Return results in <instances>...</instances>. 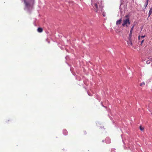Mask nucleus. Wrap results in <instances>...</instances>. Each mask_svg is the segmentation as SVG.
I'll list each match as a JSON object with an SVG mask.
<instances>
[{"label": "nucleus", "instance_id": "17", "mask_svg": "<svg viewBox=\"0 0 152 152\" xmlns=\"http://www.w3.org/2000/svg\"><path fill=\"white\" fill-rule=\"evenodd\" d=\"M88 94L90 96H91V95H90L88 93Z\"/></svg>", "mask_w": 152, "mask_h": 152}, {"label": "nucleus", "instance_id": "9", "mask_svg": "<svg viewBox=\"0 0 152 152\" xmlns=\"http://www.w3.org/2000/svg\"><path fill=\"white\" fill-rule=\"evenodd\" d=\"M37 31L39 32H41L42 31V28H39L37 29Z\"/></svg>", "mask_w": 152, "mask_h": 152}, {"label": "nucleus", "instance_id": "10", "mask_svg": "<svg viewBox=\"0 0 152 152\" xmlns=\"http://www.w3.org/2000/svg\"><path fill=\"white\" fill-rule=\"evenodd\" d=\"M152 12V7H151L150 8L149 11V13H148L149 16L151 15Z\"/></svg>", "mask_w": 152, "mask_h": 152}, {"label": "nucleus", "instance_id": "4", "mask_svg": "<svg viewBox=\"0 0 152 152\" xmlns=\"http://www.w3.org/2000/svg\"><path fill=\"white\" fill-rule=\"evenodd\" d=\"M131 37H129V40L127 41V43L129 45L132 46V44L131 40Z\"/></svg>", "mask_w": 152, "mask_h": 152}, {"label": "nucleus", "instance_id": "6", "mask_svg": "<svg viewBox=\"0 0 152 152\" xmlns=\"http://www.w3.org/2000/svg\"><path fill=\"white\" fill-rule=\"evenodd\" d=\"M122 21L121 19H120L119 20H118L116 22V24L117 25H118L121 23V22Z\"/></svg>", "mask_w": 152, "mask_h": 152}, {"label": "nucleus", "instance_id": "2", "mask_svg": "<svg viewBox=\"0 0 152 152\" xmlns=\"http://www.w3.org/2000/svg\"><path fill=\"white\" fill-rule=\"evenodd\" d=\"M34 0H23L24 1L25 5L24 9L28 12H30L32 8V5Z\"/></svg>", "mask_w": 152, "mask_h": 152}, {"label": "nucleus", "instance_id": "7", "mask_svg": "<svg viewBox=\"0 0 152 152\" xmlns=\"http://www.w3.org/2000/svg\"><path fill=\"white\" fill-rule=\"evenodd\" d=\"M145 37V35L142 36H141V37H140V36L139 35L138 37V39L139 40H140L141 39L144 38Z\"/></svg>", "mask_w": 152, "mask_h": 152}, {"label": "nucleus", "instance_id": "16", "mask_svg": "<svg viewBox=\"0 0 152 152\" xmlns=\"http://www.w3.org/2000/svg\"><path fill=\"white\" fill-rule=\"evenodd\" d=\"M149 0H146L147 2L148 1V2Z\"/></svg>", "mask_w": 152, "mask_h": 152}, {"label": "nucleus", "instance_id": "8", "mask_svg": "<svg viewBox=\"0 0 152 152\" xmlns=\"http://www.w3.org/2000/svg\"><path fill=\"white\" fill-rule=\"evenodd\" d=\"M152 61V59L151 58L149 60L146 61V63L147 64H149L150 63V62Z\"/></svg>", "mask_w": 152, "mask_h": 152}, {"label": "nucleus", "instance_id": "15", "mask_svg": "<svg viewBox=\"0 0 152 152\" xmlns=\"http://www.w3.org/2000/svg\"><path fill=\"white\" fill-rule=\"evenodd\" d=\"M144 41V39L142 40H141V42L140 45H142V43Z\"/></svg>", "mask_w": 152, "mask_h": 152}, {"label": "nucleus", "instance_id": "5", "mask_svg": "<svg viewBox=\"0 0 152 152\" xmlns=\"http://www.w3.org/2000/svg\"><path fill=\"white\" fill-rule=\"evenodd\" d=\"M134 26H132L131 28V30H130V34H129V37H131L132 34V31L133 29L134 28Z\"/></svg>", "mask_w": 152, "mask_h": 152}, {"label": "nucleus", "instance_id": "3", "mask_svg": "<svg viewBox=\"0 0 152 152\" xmlns=\"http://www.w3.org/2000/svg\"><path fill=\"white\" fill-rule=\"evenodd\" d=\"M123 23L122 24V25L125 26L127 27H128V25H130V22L129 18H126L124 19L123 20Z\"/></svg>", "mask_w": 152, "mask_h": 152}, {"label": "nucleus", "instance_id": "12", "mask_svg": "<svg viewBox=\"0 0 152 152\" xmlns=\"http://www.w3.org/2000/svg\"><path fill=\"white\" fill-rule=\"evenodd\" d=\"M148 2H147V1H146L145 4L144 5V7H145V8H146V7H147V5H148Z\"/></svg>", "mask_w": 152, "mask_h": 152}, {"label": "nucleus", "instance_id": "11", "mask_svg": "<svg viewBox=\"0 0 152 152\" xmlns=\"http://www.w3.org/2000/svg\"><path fill=\"white\" fill-rule=\"evenodd\" d=\"M63 133L64 134V135H66L67 134V132L65 130H64L63 131Z\"/></svg>", "mask_w": 152, "mask_h": 152}, {"label": "nucleus", "instance_id": "1", "mask_svg": "<svg viewBox=\"0 0 152 152\" xmlns=\"http://www.w3.org/2000/svg\"><path fill=\"white\" fill-rule=\"evenodd\" d=\"M102 0H91V8L93 9L96 12L99 13L102 11L103 8Z\"/></svg>", "mask_w": 152, "mask_h": 152}, {"label": "nucleus", "instance_id": "13", "mask_svg": "<svg viewBox=\"0 0 152 152\" xmlns=\"http://www.w3.org/2000/svg\"><path fill=\"white\" fill-rule=\"evenodd\" d=\"M145 84V83L144 82H143L142 83H141L140 84V86H142V85H144Z\"/></svg>", "mask_w": 152, "mask_h": 152}, {"label": "nucleus", "instance_id": "14", "mask_svg": "<svg viewBox=\"0 0 152 152\" xmlns=\"http://www.w3.org/2000/svg\"><path fill=\"white\" fill-rule=\"evenodd\" d=\"M140 129L141 131H143L144 129L143 127H142L141 126H140Z\"/></svg>", "mask_w": 152, "mask_h": 152}]
</instances>
